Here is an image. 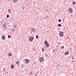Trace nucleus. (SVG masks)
I'll use <instances>...</instances> for the list:
<instances>
[{
	"instance_id": "nucleus-32",
	"label": "nucleus",
	"mask_w": 76,
	"mask_h": 76,
	"mask_svg": "<svg viewBox=\"0 0 76 76\" xmlns=\"http://www.w3.org/2000/svg\"><path fill=\"white\" fill-rule=\"evenodd\" d=\"M31 74H32H32H33V73H32L31 72Z\"/></svg>"
},
{
	"instance_id": "nucleus-29",
	"label": "nucleus",
	"mask_w": 76,
	"mask_h": 76,
	"mask_svg": "<svg viewBox=\"0 0 76 76\" xmlns=\"http://www.w3.org/2000/svg\"><path fill=\"white\" fill-rule=\"evenodd\" d=\"M45 56H46V57H47L48 56V55H47V54H46L45 55Z\"/></svg>"
},
{
	"instance_id": "nucleus-23",
	"label": "nucleus",
	"mask_w": 76,
	"mask_h": 76,
	"mask_svg": "<svg viewBox=\"0 0 76 76\" xmlns=\"http://www.w3.org/2000/svg\"><path fill=\"white\" fill-rule=\"evenodd\" d=\"M8 38H10L11 36H10V35H8Z\"/></svg>"
},
{
	"instance_id": "nucleus-36",
	"label": "nucleus",
	"mask_w": 76,
	"mask_h": 76,
	"mask_svg": "<svg viewBox=\"0 0 76 76\" xmlns=\"http://www.w3.org/2000/svg\"><path fill=\"white\" fill-rule=\"evenodd\" d=\"M72 0L73 1V0Z\"/></svg>"
},
{
	"instance_id": "nucleus-10",
	"label": "nucleus",
	"mask_w": 76,
	"mask_h": 76,
	"mask_svg": "<svg viewBox=\"0 0 76 76\" xmlns=\"http://www.w3.org/2000/svg\"><path fill=\"white\" fill-rule=\"evenodd\" d=\"M12 1L14 3H15L18 1V0H12Z\"/></svg>"
},
{
	"instance_id": "nucleus-14",
	"label": "nucleus",
	"mask_w": 76,
	"mask_h": 76,
	"mask_svg": "<svg viewBox=\"0 0 76 76\" xmlns=\"http://www.w3.org/2000/svg\"><path fill=\"white\" fill-rule=\"evenodd\" d=\"M8 55L9 56H12V54L11 53H9L8 54Z\"/></svg>"
},
{
	"instance_id": "nucleus-7",
	"label": "nucleus",
	"mask_w": 76,
	"mask_h": 76,
	"mask_svg": "<svg viewBox=\"0 0 76 76\" xmlns=\"http://www.w3.org/2000/svg\"><path fill=\"white\" fill-rule=\"evenodd\" d=\"M31 31L32 32H36V30L35 29V28H33L31 29Z\"/></svg>"
},
{
	"instance_id": "nucleus-24",
	"label": "nucleus",
	"mask_w": 76,
	"mask_h": 76,
	"mask_svg": "<svg viewBox=\"0 0 76 76\" xmlns=\"http://www.w3.org/2000/svg\"><path fill=\"white\" fill-rule=\"evenodd\" d=\"M42 51H44V49L43 48H42Z\"/></svg>"
},
{
	"instance_id": "nucleus-26",
	"label": "nucleus",
	"mask_w": 76,
	"mask_h": 76,
	"mask_svg": "<svg viewBox=\"0 0 76 76\" xmlns=\"http://www.w3.org/2000/svg\"><path fill=\"white\" fill-rule=\"evenodd\" d=\"M16 63L17 64H18L19 63V61H17L16 62Z\"/></svg>"
},
{
	"instance_id": "nucleus-35",
	"label": "nucleus",
	"mask_w": 76,
	"mask_h": 76,
	"mask_svg": "<svg viewBox=\"0 0 76 76\" xmlns=\"http://www.w3.org/2000/svg\"><path fill=\"white\" fill-rule=\"evenodd\" d=\"M45 47H46V45L45 46Z\"/></svg>"
},
{
	"instance_id": "nucleus-9",
	"label": "nucleus",
	"mask_w": 76,
	"mask_h": 76,
	"mask_svg": "<svg viewBox=\"0 0 76 76\" xmlns=\"http://www.w3.org/2000/svg\"><path fill=\"white\" fill-rule=\"evenodd\" d=\"M69 54V52H66V53H65V55L67 56V55H68Z\"/></svg>"
},
{
	"instance_id": "nucleus-18",
	"label": "nucleus",
	"mask_w": 76,
	"mask_h": 76,
	"mask_svg": "<svg viewBox=\"0 0 76 76\" xmlns=\"http://www.w3.org/2000/svg\"><path fill=\"white\" fill-rule=\"evenodd\" d=\"M36 38L37 39L38 38H39V37L38 35H36Z\"/></svg>"
},
{
	"instance_id": "nucleus-22",
	"label": "nucleus",
	"mask_w": 76,
	"mask_h": 76,
	"mask_svg": "<svg viewBox=\"0 0 76 76\" xmlns=\"http://www.w3.org/2000/svg\"><path fill=\"white\" fill-rule=\"evenodd\" d=\"M58 26H61V24H58Z\"/></svg>"
},
{
	"instance_id": "nucleus-16",
	"label": "nucleus",
	"mask_w": 76,
	"mask_h": 76,
	"mask_svg": "<svg viewBox=\"0 0 76 76\" xmlns=\"http://www.w3.org/2000/svg\"><path fill=\"white\" fill-rule=\"evenodd\" d=\"M15 28L12 29L11 30L12 32H13V31H15Z\"/></svg>"
},
{
	"instance_id": "nucleus-15",
	"label": "nucleus",
	"mask_w": 76,
	"mask_h": 76,
	"mask_svg": "<svg viewBox=\"0 0 76 76\" xmlns=\"http://www.w3.org/2000/svg\"><path fill=\"white\" fill-rule=\"evenodd\" d=\"M72 4H76V2L75 1H73Z\"/></svg>"
},
{
	"instance_id": "nucleus-3",
	"label": "nucleus",
	"mask_w": 76,
	"mask_h": 76,
	"mask_svg": "<svg viewBox=\"0 0 76 76\" xmlns=\"http://www.w3.org/2000/svg\"><path fill=\"white\" fill-rule=\"evenodd\" d=\"M24 61H25L26 63L27 64H29L30 62L29 60L28 59H25L24 60Z\"/></svg>"
},
{
	"instance_id": "nucleus-19",
	"label": "nucleus",
	"mask_w": 76,
	"mask_h": 76,
	"mask_svg": "<svg viewBox=\"0 0 76 76\" xmlns=\"http://www.w3.org/2000/svg\"><path fill=\"white\" fill-rule=\"evenodd\" d=\"M64 48V47L62 46L61 47V49H63V48Z\"/></svg>"
},
{
	"instance_id": "nucleus-13",
	"label": "nucleus",
	"mask_w": 76,
	"mask_h": 76,
	"mask_svg": "<svg viewBox=\"0 0 76 76\" xmlns=\"http://www.w3.org/2000/svg\"><path fill=\"white\" fill-rule=\"evenodd\" d=\"M45 44H46V45H47V44H48V42H47V41H45L44 42Z\"/></svg>"
},
{
	"instance_id": "nucleus-27",
	"label": "nucleus",
	"mask_w": 76,
	"mask_h": 76,
	"mask_svg": "<svg viewBox=\"0 0 76 76\" xmlns=\"http://www.w3.org/2000/svg\"><path fill=\"white\" fill-rule=\"evenodd\" d=\"M25 7H23V9H25Z\"/></svg>"
},
{
	"instance_id": "nucleus-34",
	"label": "nucleus",
	"mask_w": 76,
	"mask_h": 76,
	"mask_svg": "<svg viewBox=\"0 0 76 76\" xmlns=\"http://www.w3.org/2000/svg\"><path fill=\"white\" fill-rule=\"evenodd\" d=\"M70 50H72V48H70Z\"/></svg>"
},
{
	"instance_id": "nucleus-2",
	"label": "nucleus",
	"mask_w": 76,
	"mask_h": 76,
	"mask_svg": "<svg viewBox=\"0 0 76 76\" xmlns=\"http://www.w3.org/2000/svg\"><path fill=\"white\" fill-rule=\"evenodd\" d=\"M34 37L30 36L29 38L28 41H29V42H32V41L34 40Z\"/></svg>"
},
{
	"instance_id": "nucleus-6",
	"label": "nucleus",
	"mask_w": 76,
	"mask_h": 76,
	"mask_svg": "<svg viewBox=\"0 0 76 76\" xmlns=\"http://www.w3.org/2000/svg\"><path fill=\"white\" fill-rule=\"evenodd\" d=\"M44 58L43 57H40V59L39 60V61L40 63L43 62L44 61Z\"/></svg>"
},
{
	"instance_id": "nucleus-4",
	"label": "nucleus",
	"mask_w": 76,
	"mask_h": 76,
	"mask_svg": "<svg viewBox=\"0 0 76 76\" xmlns=\"http://www.w3.org/2000/svg\"><path fill=\"white\" fill-rule=\"evenodd\" d=\"M68 11L70 13H73V10H72V9L71 8H69Z\"/></svg>"
},
{
	"instance_id": "nucleus-1",
	"label": "nucleus",
	"mask_w": 76,
	"mask_h": 76,
	"mask_svg": "<svg viewBox=\"0 0 76 76\" xmlns=\"http://www.w3.org/2000/svg\"><path fill=\"white\" fill-rule=\"evenodd\" d=\"M64 33V32L63 31H59V35L61 37H63V34Z\"/></svg>"
},
{
	"instance_id": "nucleus-33",
	"label": "nucleus",
	"mask_w": 76,
	"mask_h": 76,
	"mask_svg": "<svg viewBox=\"0 0 76 76\" xmlns=\"http://www.w3.org/2000/svg\"><path fill=\"white\" fill-rule=\"evenodd\" d=\"M2 22H4V20H2Z\"/></svg>"
},
{
	"instance_id": "nucleus-28",
	"label": "nucleus",
	"mask_w": 76,
	"mask_h": 76,
	"mask_svg": "<svg viewBox=\"0 0 76 76\" xmlns=\"http://www.w3.org/2000/svg\"><path fill=\"white\" fill-rule=\"evenodd\" d=\"M55 51V50H53V52H54Z\"/></svg>"
},
{
	"instance_id": "nucleus-21",
	"label": "nucleus",
	"mask_w": 76,
	"mask_h": 76,
	"mask_svg": "<svg viewBox=\"0 0 76 76\" xmlns=\"http://www.w3.org/2000/svg\"><path fill=\"white\" fill-rule=\"evenodd\" d=\"M17 27V26L16 25H15L14 26V28H15L16 27Z\"/></svg>"
},
{
	"instance_id": "nucleus-12",
	"label": "nucleus",
	"mask_w": 76,
	"mask_h": 76,
	"mask_svg": "<svg viewBox=\"0 0 76 76\" xmlns=\"http://www.w3.org/2000/svg\"><path fill=\"white\" fill-rule=\"evenodd\" d=\"M8 13H11V10L8 9Z\"/></svg>"
},
{
	"instance_id": "nucleus-31",
	"label": "nucleus",
	"mask_w": 76,
	"mask_h": 76,
	"mask_svg": "<svg viewBox=\"0 0 76 76\" xmlns=\"http://www.w3.org/2000/svg\"><path fill=\"white\" fill-rule=\"evenodd\" d=\"M74 58L73 57H72V60H73Z\"/></svg>"
},
{
	"instance_id": "nucleus-25",
	"label": "nucleus",
	"mask_w": 76,
	"mask_h": 76,
	"mask_svg": "<svg viewBox=\"0 0 76 76\" xmlns=\"http://www.w3.org/2000/svg\"><path fill=\"white\" fill-rule=\"evenodd\" d=\"M58 21L59 22H61V20L60 19L58 20Z\"/></svg>"
},
{
	"instance_id": "nucleus-11",
	"label": "nucleus",
	"mask_w": 76,
	"mask_h": 76,
	"mask_svg": "<svg viewBox=\"0 0 76 76\" xmlns=\"http://www.w3.org/2000/svg\"><path fill=\"white\" fill-rule=\"evenodd\" d=\"M14 67H15V66H14V65H12L11 66V69H14Z\"/></svg>"
},
{
	"instance_id": "nucleus-30",
	"label": "nucleus",
	"mask_w": 76,
	"mask_h": 76,
	"mask_svg": "<svg viewBox=\"0 0 76 76\" xmlns=\"http://www.w3.org/2000/svg\"><path fill=\"white\" fill-rule=\"evenodd\" d=\"M34 75H35V76H37V74H36Z\"/></svg>"
},
{
	"instance_id": "nucleus-17",
	"label": "nucleus",
	"mask_w": 76,
	"mask_h": 76,
	"mask_svg": "<svg viewBox=\"0 0 76 76\" xmlns=\"http://www.w3.org/2000/svg\"><path fill=\"white\" fill-rule=\"evenodd\" d=\"M46 46L47 47H49V44L48 43L46 44Z\"/></svg>"
},
{
	"instance_id": "nucleus-20",
	"label": "nucleus",
	"mask_w": 76,
	"mask_h": 76,
	"mask_svg": "<svg viewBox=\"0 0 76 76\" xmlns=\"http://www.w3.org/2000/svg\"><path fill=\"white\" fill-rule=\"evenodd\" d=\"M7 18H9V15H7Z\"/></svg>"
},
{
	"instance_id": "nucleus-5",
	"label": "nucleus",
	"mask_w": 76,
	"mask_h": 76,
	"mask_svg": "<svg viewBox=\"0 0 76 76\" xmlns=\"http://www.w3.org/2000/svg\"><path fill=\"white\" fill-rule=\"evenodd\" d=\"M7 23V22H5L4 23V25H3V26L4 28L5 29H7V27L6 26V24Z\"/></svg>"
},
{
	"instance_id": "nucleus-8",
	"label": "nucleus",
	"mask_w": 76,
	"mask_h": 76,
	"mask_svg": "<svg viewBox=\"0 0 76 76\" xmlns=\"http://www.w3.org/2000/svg\"><path fill=\"white\" fill-rule=\"evenodd\" d=\"M5 38H6V37H5V36H3V35H2V39H3V40H4Z\"/></svg>"
}]
</instances>
